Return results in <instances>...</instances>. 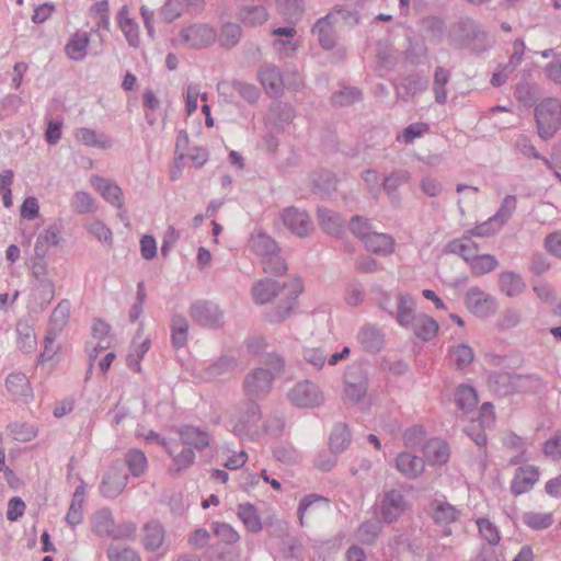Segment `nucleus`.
<instances>
[{"instance_id":"f257e3e1","label":"nucleus","mask_w":561,"mask_h":561,"mask_svg":"<svg viewBox=\"0 0 561 561\" xmlns=\"http://www.w3.org/2000/svg\"><path fill=\"white\" fill-rule=\"evenodd\" d=\"M266 367L252 369L243 380V390L250 401L264 399L272 390L274 379L284 370V360L277 354H268Z\"/></svg>"},{"instance_id":"f03ea898","label":"nucleus","mask_w":561,"mask_h":561,"mask_svg":"<svg viewBox=\"0 0 561 561\" xmlns=\"http://www.w3.org/2000/svg\"><path fill=\"white\" fill-rule=\"evenodd\" d=\"M538 136L542 140L551 139L561 127V103L558 99L548 98L535 108Z\"/></svg>"},{"instance_id":"7ed1b4c3","label":"nucleus","mask_w":561,"mask_h":561,"mask_svg":"<svg viewBox=\"0 0 561 561\" xmlns=\"http://www.w3.org/2000/svg\"><path fill=\"white\" fill-rule=\"evenodd\" d=\"M379 306L396 319L398 324L408 329L416 319L419 313L415 312V301L409 294L398 293L393 298L385 295Z\"/></svg>"},{"instance_id":"20e7f679","label":"nucleus","mask_w":561,"mask_h":561,"mask_svg":"<svg viewBox=\"0 0 561 561\" xmlns=\"http://www.w3.org/2000/svg\"><path fill=\"white\" fill-rule=\"evenodd\" d=\"M408 505L409 502L401 490L389 489L383 491L375 507L381 522L393 524L403 516Z\"/></svg>"},{"instance_id":"39448f33","label":"nucleus","mask_w":561,"mask_h":561,"mask_svg":"<svg viewBox=\"0 0 561 561\" xmlns=\"http://www.w3.org/2000/svg\"><path fill=\"white\" fill-rule=\"evenodd\" d=\"M288 399L297 408L312 409L322 405L325 397L317 383L302 380L288 391Z\"/></svg>"},{"instance_id":"423d86ee","label":"nucleus","mask_w":561,"mask_h":561,"mask_svg":"<svg viewBox=\"0 0 561 561\" xmlns=\"http://www.w3.org/2000/svg\"><path fill=\"white\" fill-rule=\"evenodd\" d=\"M465 305L472 314L482 319L493 317L499 309L497 299L478 286L467 290Z\"/></svg>"},{"instance_id":"0eeeda50","label":"nucleus","mask_w":561,"mask_h":561,"mask_svg":"<svg viewBox=\"0 0 561 561\" xmlns=\"http://www.w3.org/2000/svg\"><path fill=\"white\" fill-rule=\"evenodd\" d=\"M215 30L207 24H194L182 28L176 42L187 48H203L213 44L216 39Z\"/></svg>"},{"instance_id":"6e6552de","label":"nucleus","mask_w":561,"mask_h":561,"mask_svg":"<svg viewBox=\"0 0 561 561\" xmlns=\"http://www.w3.org/2000/svg\"><path fill=\"white\" fill-rule=\"evenodd\" d=\"M190 316L197 324L216 329L222 325L224 314L219 307L209 301H195L190 307Z\"/></svg>"},{"instance_id":"1a4fd4ad","label":"nucleus","mask_w":561,"mask_h":561,"mask_svg":"<svg viewBox=\"0 0 561 561\" xmlns=\"http://www.w3.org/2000/svg\"><path fill=\"white\" fill-rule=\"evenodd\" d=\"M368 390V375L359 366L348 369L344 380L345 397L354 402L359 403L366 397Z\"/></svg>"},{"instance_id":"9d476101","label":"nucleus","mask_w":561,"mask_h":561,"mask_svg":"<svg viewBox=\"0 0 561 561\" xmlns=\"http://www.w3.org/2000/svg\"><path fill=\"white\" fill-rule=\"evenodd\" d=\"M127 483L128 476L125 472L123 465L115 462L105 472L100 484V492L104 497L115 499L124 491Z\"/></svg>"},{"instance_id":"9b49d317","label":"nucleus","mask_w":561,"mask_h":561,"mask_svg":"<svg viewBox=\"0 0 561 561\" xmlns=\"http://www.w3.org/2000/svg\"><path fill=\"white\" fill-rule=\"evenodd\" d=\"M217 91L220 96H224L228 102H232L234 93H238L248 103H254L259 100L261 92L253 83L244 82L241 80L220 81L217 84Z\"/></svg>"},{"instance_id":"f8f14e48","label":"nucleus","mask_w":561,"mask_h":561,"mask_svg":"<svg viewBox=\"0 0 561 561\" xmlns=\"http://www.w3.org/2000/svg\"><path fill=\"white\" fill-rule=\"evenodd\" d=\"M261 408L254 401H250L244 413L240 415L233 425V432L239 437L256 438L261 434L259 422Z\"/></svg>"},{"instance_id":"ddd939ff","label":"nucleus","mask_w":561,"mask_h":561,"mask_svg":"<svg viewBox=\"0 0 561 561\" xmlns=\"http://www.w3.org/2000/svg\"><path fill=\"white\" fill-rule=\"evenodd\" d=\"M280 219L284 226L294 234L305 238L313 230V224L307 211L294 206L286 207Z\"/></svg>"},{"instance_id":"4468645a","label":"nucleus","mask_w":561,"mask_h":561,"mask_svg":"<svg viewBox=\"0 0 561 561\" xmlns=\"http://www.w3.org/2000/svg\"><path fill=\"white\" fill-rule=\"evenodd\" d=\"M528 378L507 371H496L489 376V386L499 396H507L524 388Z\"/></svg>"},{"instance_id":"2eb2a0df","label":"nucleus","mask_w":561,"mask_h":561,"mask_svg":"<svg viewBox=\"0 0 561 561\" xmlns=\"http://www.w3.org/2000/svg\"><path fill=\"white\" fill-rule=\"evenodd\" d=\"M330 510V501L319 494H308L304 496L298 505L297 514L301 526L306 525L308 517H318Z\"/></svg>"},{"instance_id":"dca6fc26","label":"nucleus","mask_w":561,"mask_h":561,"mask_svg":"<svg viewBox=\"0 0 561 561\" xmlns=\"http://www.w3.org/2000/svg\"><path fill=\"white\" fill-rule=\"evenodd\" d=\"M540 472L536 466L525 465L518 467L511 481V492L516 496L529 492L538 482Z\"/></svg>"},{"instance_id":"f3484780","label":"nucleus","mask_w":561,"mask_h":561,"mask_svg":"<svg viewBox=\"0 0 561 561\" xmlns=\"http://www.w3.org/2000/svg\"><path fill=\"white\" fill-rule=\"evenodd\" d=\"M427 88L428 79L419 75L407 76L394 84L397 98L404 102H409L416 95L425 92Z\"/></svg>"},{"instance_id":"a211bd4d","label":"nucleus","mask_w":561,"mask_h":561,"mask_svg":"<svg viewBox=\"0 0 561 561\" xmlns=\"http://www.w3.org/2000/svg\"><path fill=\"white\" fill-rule=\"evenodd\" d=\"M257 78L270 96L277 98L283 93L284 79L277 66L262 65L259 68Z\"/></svg>"},{"instance_id":"6ab92c4d","label":"nucleus","mask_w":561,"mask_h":561,"mask_svg":"<svg viewBox=\"0 0 561 561\" xmlns=\"http://www.w3.org/2000/svg\"><path fill=\"white\" fill-rule=\"evenodd\" d=\"M357 341L366 352L376 354L385 345V334L376 324L366 323L359 329Z\"/></svg>"},{"instance_id":"aec40b11","label":"nucleus","mask_w":561,"mask_h":561,"mask_svg":"<svg viewBox=\"0 0 561 561\" xmlns=\"http://www.w3.org/2000/svg\"><path fill=\"white\" fill-rule=\"evenodd\" d=\"M474 236L467 230L461 237L453 239L446 245V252L459 255L467 264L479 253Z\"/></svg>"},{"instance_id":"412c9836","label":"nucleus","mask_w":561,"mask_h":561,"mask_svg":"<svg viewBox=\"0 0 561 561\" xmlns=\"http://www.w3.org/2000/svg\"><path fill=\"white\" fill-rule=\"evenodd\" d=\"M91 185L102 195V197L114 207L122 209L124 197L122 188L115 183L101 176H92Z\"/></svg>"},{"instance_id":"4be33fe9","label":"nucleus","mask_w":561,"mask_h":561,"mask_svg":"<svg viewBox=\"0 0 561 561\" xmlns=\"http://www.w3.org/2000/svg\"><path fill=\"white\" fill-rule=\"evenodd\" d=\"M182 444L187 445L196 450H203L210 443L209 433L198 426L182 425L176 428Z\"/></svg>"},{"instance_id":"5701e85b","label":"nucleus","mask_w":561,"mask_h":561,"mask_svg":"<svg viewBox=\"0 0 561 561\" xmlns=\"http://www.w3.org/2000/svg\"><path fill=\"white\" fill-rule=\"evenodd\" d=\"M431 515L435 523L448 525L458 520L460 510L450 504L445 497H436L430 505Z\"/></svg>"},{"instance_id":"b1692460","label":"nucleus","mask_w":561,"mask_h":561,"mask_svg":"<svg viewBox=\"0 0 561 561\" xmlns=\"http://www.w3.org/2000/svg\"><path fill=\"white\" fill-rule=\"evenodd\" d=\"M335 22L331 15L320 18L312 26V34L317 37L319 45L327 50L332 49L336 44V32L334 30Z\"/></svg>"},{"instance_id":"393cba45","label":"nucleus","mask_w":561,"mask_h":561,"mask_svg":"<svg viewBox=\"0 0 561 561\" xmlns=\"http://www.w3.org/2000/svg\"><path fill=\"white\" fill-rule=\"evenodd\" d=\"M497 285L500 291L510 298L519 297L526 290V283L520 274L513 271H503L499 274Z\"/></svg>"},{"instance_id":"a878e982","label":"nucleus","mask_w":561,"mask_h":561,"mask_svg":"<svg viewBox=\"0 0 561 561\" xmlns=\"http://www.w3.org/2000/svg\"><path fill=\"white\" fill-rule=\"evenodd\" d=\"M91 527L99 537L117 538L115 520L108 508H101L91 516Z\"/></svg>"},{"instance_id":"bb28decb","label":"nucleus","mask_w":561,"mask_h":561,"mask_svg":"<svg viewBox=\"0 0 561 561\" xmlns=\"http://www.w3.org/2000/svg\"><path fill=\"white\" fill-rule=\"evenodd\" d=\"M396 467L405 478L415 479L424 471L425 463L423 458L402 451L396 458Z\"/></svg>"},{"instance_id":"cd10ccee","label":"nucleus","mask_w":561,"mask_h":561,"mask_svg":"<svg viewBox=\"0 0 561 561\" xmlns=\"http://www.w3.org/2000/svg\"><path fill=\"white\" fill-rule=\"evenodd\" d=\"M117 24L129 46L137 48L140 45L139 25L129 16L127 5H123L117 13Z\"/></svg>"},{"instance_id":"c85d7f7f","label":"nucleus","mask_w":561,"mask_h":561,"mask_svg":"<svg viewBox=\"0 0 561 561\" xmlns=\"http://www.w3.org/2000/svg\"><path fill=\"white\" fill-rule=\"evenodd\" d=\"M5 387L15 400L28 401L33 397L30 381L23 373H11L5 379Z\"/></svg>"},{"instance_id":"c756f323","label":"nucleus","mask_w":561,"mask_h":561,"mask_svg":"<svg viewBox=\"0 0 561 561\" xmlns=\"http://www.w3.org/2000/svg\"><path fill=\"white\" fill-rule=\"evenodd\" d=\"M368 252L379 256H387L394 252V239L388 233L375 231L364 242Z\"/></svg>"},{"instance_id":"7c9ffc66","label":"nucleus","mask_w":561,"mask_h":561,"mask_svg":"<svg viewBox=\"0 0 561 561\" xmlns=\"http://www.w3.org/2000/svg\"><path fill=\"white\" fill-rule=\"evenodd\" d=\"M268 12L264 5L244 4L238 10V20L248 27H257L268 20Z\"/></svg>"},{"instance_id":"2f4dec72","label":"nucleus","mask_w":561,"mask_h":561,"mask_svg":"<svg viewBox=\"0 0 561 561\" xmlns=\"http://www.w3.org/2000/svg\"><path fill=\"white\" fill-rule=\"evenodd\" d=\"M302 291V284L300 279H294L288 289V295L286 299V306L285 307H277L274 311H272L268 314V318L272 322H280L285 320L293 310L296 299L298 295Z\"/></svg>"},{"instance_id":"473e14b6","label":"nucleus","mask_w":561,"mask_h":561,"mask_svg":"<svg viewBox=\"0 0 561 561\" xmlns=\"http://www.w3.org/2000/svg\"><path fill=\"white\" fill-rule=\"evenodd\" d=\"M249 247L256 255L264 257L277 252V243L265 232L257 230L254 231L249 241Z\"/></svg>"},{"instance_id":"72a5a7b5","label":"nucleus","mask_w":561,"mask_h":561,"mask_svg":"<svg viewBox=\"0 0 561 561\" xmlns=\"http://www.w3.org/2000/svg\"><path fill=\"white\" fill-rule=\"evenodd\" d=\"M318 219L323 231L332 236L342 233L345 220L335 211L328 208H318Z\"/></svg>"},{"instance_id":"f704fd0d","label":"nucleus","mask_w":561,"mask_h":561,"mask_svg":"<svg viewBox=\"0 0 561 561\" xmlns=\"http://www.w3.org/2000/svg\"><path fill=\"white\" fill-rule=\"evenodd\" d=\"M423 451L425 459L432 465L446 463L450 455L448 445L437 438L430 439L425 444Z\"/></svg>"},{"instance_id":"c9c22d12","label":"nucleus","mask_w":561,"mask_h":561,"mask_svg":"<svg viewBox=\"0 0 561 561\" xmlns=\"http://www.w3.org/2000/svg\"><path fill=\"white\" fill-rule=\"evenodd\" d=\"M75 137L78 141L88 147L100 149H108L112 147V140L108 136L102 133H96L90 128H78L75 133Z\"/></svg>"},{"instance_id":"e433bc0d","label":"nucleus","mask_w":561,"mask_h":561,"mask_svg":"<svg viewBox=\"0 0 561 561\" xmlns=\"http://www.w3.org/2000/svg\"><path fill=\"white\" fill-rule=\"evenodd\" d=\"M408 329L412 330L414 334L424 341L433 339L438 331V323L430 316L419 313Z\"/></svg>"},{"instance_id":"4c0bfd02","label":"nucleus","mask_w":561,"mask_h":561,"mask_svg":"<svg viewBox=\"0 0 561 561\" xmlns=\"http://www.w3.org/2000/svg\"><path fill=\"white\" fill-rule=\"evenodd\" d=\"M60 231L57 226H49L41 232L36 239L34 252L36 255L46 256L51 247H56L60 241Z\"/></svg>"},{"instance_id":"58836bf2","label":"nucleus","mask_w":561,"mask_h":561,"mask_svg":"<svg viewBox=\"0 0 561 561\" xmlns=\"http://www.w3.org/2000/svg\"><path fill=\"white\" fill-rule=\"evenodd\" d=\"M237 515L249 531L259 533L262 530L261 517L256 507L251 503L239 504Z\"/></svg>"},{"instance_id":"ea45409f","label":"nucleus","mask_w":561,"mask_h":561,"mask_svg":"<svg viewBox=\"0 0 561 561\" xmlns=\"http://www.w3.org/2000/svg\"><path fill=\"white\" fill-rule=\"evenodd\" d=\"M90 43L88 33H75L68 41L65 50L72 60H82L87 55V48Z\"/></svg>"},{"instance_id":"a19ab883","label":"nucleus","mask_w":561,"mask_h":561,"mask_svg":"<svg viewBox=\"0 0 561 561\" xmlns=\"http://www.w3.org/2000/svg\"><path fill=\"white\" fill-rule=\"evenodd\" d=\"M351 440L352 436L348 426L344 423H337L330 434V450L334 454H341L348 447Z\"/></svg>"},{"instance_id":"79ce46f5","label":"nucleus","mask_w":561,"mask_h":561,"mask_svg":"<svg viewBox=\"0 0 561 561\" xmlns=\"http://www.w3.org/2000/svg\"><path fill=\"white\" fill-rule=\"evenodd\" d=\"M279 290V285L276 280L265 278L261 279L253 285L252 294L253 299L259 305L267 304Z\"/></svg>"},{"instance_id":"37998d69","label":"nucleus","mask_w":561,"mask_h":561,"mask_svg":"<svg viewBox=\"0 0 561 561\" xmlns=\"http://www.w3.org/2000/svg\"><path fill=\"white\" fill-rule=\"evenodd\" d=\"M471 273L474 276H483L492 273L499 266V260L493 254L478 253L469 263Z\"/></svg>"},{"instance_id":"c03bdc74","label":"nucleus","mask_w":561,"mask_h":561,"mask_svg":"<svg viewBox=\"0 0 561 561\" xmlns=\"http://www.w3.org/2000/svg\"><path fill=\"white\" fill-rule=\"evenodd\" d=\"M83 502H84V486L80 485L76 489L69 511L66 515V522L71 527H75L83 520Z\"/></svg>"},{"instance_id":"a18cd8bd","label":"nucleus","mask_w":561,"mask_h":561,"mask_svg":"<svg viewBox=\"0 0 561 561\" xmlns=\"http://www.w3.org/2000/svg\"><path fill=\"white\" fill-rule=\"evenodd\" d=\"M59 334L55 331H47L44 337V350L37 357V364H44L46 362L58 363L60 360L61 346L56 345L55 342Z\"/></svg>"},{"instance_id":"49530a36","label":"nucleus","mask_w":561,"mask_h":561,"mask_svg":"<svg viewBox=\"0 0 561 561\" xmlns=\"http://www.w3.org/2000/svg\"><path fill=\"white\" fill-rule=\"evenodd\" d=\"M171 339L174 347H183L188 337V321L182 314H173L171 319Z\"/></svg>"},{"instance_id":"de8ad7c7","label":"nucleus","mask_w":561,"mask_h":561,"mask_svg":"<svg viewBox=\"0 0 561 561\" xmlns=\"http://www.w3.org/2000/svg\"><path fill=\"white\" fill-rule=\"evenodd\" d=\"M164 539V530L157 520L148 522L144 527V543L148 550H157Z\"/></svg>"},{"instance_id":"09e8293b","label":"nucleus","mask_w":561,"mask_h":561,"mask_svg":"<svg viewBox=\"0 0 561 561\" xmlns=\"http://www.w3.org/2000/svg\"><path fill=\"white\" fill-rule=\"evenodd\" d=\"M478 394L471 386L460 385L456 390L457 407L463 413L472 412L478 405Z\"/></svg>"},{"instance_id":"8fccbe9b","label":"nucleus","mask_w":561,"mask_h":561,"mask_svg":"<svg viewBox=\"0 0 561 561\" xmlns=\"http://www.w3.org/2000/svg\"><path fill=\"white\" fill-rule=\"evenodd\" d=\"M241 36V25L238 23L227 22L221 26L218 35V42L222 47L230 49L240 42Z\"/></svg>"},{"instance_id":"3c124183","label":"nucleus","mask_w":561,"mask_h":561,"mask_svg":"<svg viewBox=\"0 0 561 561\" xmlns=\"http://www.w3.org/2000/svg\"><path fill=\"white\" fill-rule=\"evenodd\" d=\"M178 447L179 445L174 440V451L173 454H168L170 457H172V467L170 470L175 473L187 469L194 463L195 460V451L192 448H183L178 453Z\"/></svg>"},{"instance_id":"603ef678","label":"nucleus","mask_w":561,"mask_h":561,"mask_svg":"<svg viewBox=\"0 0 561 561\" xmlns=\"http://www.w3.org/2000/svg\"><path fill=\"white\" fill-rule=\"evenodd\" d=\"M275 459L286 465H295L301 460L300 453L289 443L278 442L272 448Z\"/></svg>"},{"instance_id":"864d4df0","label":"nucleus","mask_w":561,"mask_h":561,"mask_svg":"<svg viewBox=\"0 0 561 561\" xmlns=\"http://www.w3.org/2000/svg\"><path fill=\"white\" fill-rule=\"evenodd\" d=\"M71 208L77 214H92L98 210L95 198L88 192L78 191L71 198Z\"/></svg>"},{"instance_id":"5fc2aeb1","label":"nucleus","mask_w":561,"mask_h":561,"mask_svg":"<svg viewBox=\"0 0 561 561\" xmlns=\"http://www.w3.org/2000/svg\"><path fill=\"white\" fill-rule=\"evenodd\" d=\"M125 462L134 477H141L148 469V460L140 449H130L125 457Z\"/></svg>"},{"instance_id":"6e6d98bb","label":"nucleus","mask_w":561,"mask_h":561,"mask_svg":"<svg viewBox=\"0 0 561 561\" xmlns=\"http://www.w3.org/2000/svg\"><path fill=\"white\" fill-rule=\"evenodd\" d=\"M450 72L443 67H437L434 73L433 92L435 94V101L438 104H445L447 102L446 85L449 82Z\"/></svg>"},{"instance_id":"4d7b16f0","label":"nucleus","mask_w":561,"mask_h":561,"mask_svg":"<svg viewBox=\"0 0 561 561\" xmlns=\"http://www.w3.org/2000/svg\"><path fill=\"white\" fill-rule=\"evenodd\" d=\"M16 333H18V347L23 353H32L34 348L36 347V335L34 332V329L25 323H19L16 327Z\"/></svg>"},{"instance_id":"13d9d810","label":"nucleus","mask_w":561,"mask_h":561,"mask_svg":"<svg viewBox=\"0 0 561 561\" xmlns=\"http://www.w3.org/2000/svg\"><path fill=\"white\" fill-rule=\"evenodd\" d=\"M334 22H343L345 25L355 26L360 21V15L357 10L347 5H334L328 13Z\"/></svg>"},{"instance_id":"bf43d9fd","label":"nucleus","mask_w":561,"mask_h":561,"mask_svg":"<svg viewBox=\"0 0 561 561\" xmlns=\"http://www.w3.org/2000/svg\"><path fill=\"white\" fill-rule=\"evenodd\" d=\"M237 367V359L231 355H222L207 367L209 377L218 378L232 373Z\"/></svg>"},{"instance_id":"052dcab7","label":"nucleus","mask_w":561,"mask_h":561,"mask_svg":"<svg viewBox=\"0 0 561 561\" xmlns=\"http://www.w3.org/2000/svg\"><path fill=\"white\" fill-rule=\"evenodd\" d=\"M70 313V304L67 300L60 301L57 307L53 310L50 317V327L48 331H55L59 334L64 327L67 324Z\"/></svg>"},{"instance_id":"680f3d73","label":"nucleus","mask_w":561,"mask_h":561,"mask_svg":"<svg viewBox=\"0 0 561 561\" xmlns=\"http://www.w3.org/2000/svg\"><path fill=\"white\" fill-rule=\"evenodd\" d=\"M522 519L529 528L540 530L552 525L553 515L552 513L526 512L523 514Z\"/></svg>"},{"instance_id":"e2e57ef3","label":"nucleus","mask_w":561,"mask_h":561,"mask_svg":"<svg viewBox=\"0 0 561 561\" xmlns=\"http://www.w3.org/2000/svg\"><path fill=\"white\" fill-rule=\"evenodd\" d=\"M302 358L306 364H309L316 370H320L327 362L328 352L321 346H305Z\"/></svg>"},{"instance_id":"0e129e2a","label":"nucleus","mask_w":561,"mask_h":561,"mask_svg":"<svg viewBox=\"0 0 561 561\" xmlns=\"http://www.w3.org/2000/svg\"><path fill=\"white\" fill-rule=\"evenodd\" d=\"M108 333L110 325L103 320H95L92 325V335L94 339L98 340V343L92 350L89 351L93 353H99V351H103L110 347L111 342L108 340Z\"/></svg>"},{"instance_id":"69168bd1","label":"nucleus","mask_w":561,"mask_h":561,"mask_svg":"<svg viewBox=\"0 0 561 561\" xmlns=\"http://www.w3.org/2000/svg\"><path fill=\"white\" fill-rule=\"evenodd\" d=\"M150 348V341L148 339L144 340L141 343L137 344V345H133L129 354L127 355V366L136 371V373H140L141 371V365H140V362L141 359L144 358V356L146 355V353L149 351Z\"/></svg>"},{"instance_id":"338daca9","label":"nucleus","mask_w":561,"mask_h":561,"mask_svg":"<svg viewBox=\"0 0 561 561\" xmlns=\"http://www.w3.org/2000/svg\"><path fill=\"white\" fill-rule=\"evenodd\" d=\"M517 207V198L515 195H506L497 211L493 215L495 220L503 227L514 215Z\"/></svg>"},{"instance_id":"774afa93","label":"nucleus","mask_w":561,"mask_h":561,"mask_svg":"<svg viewBox=\"0 0 561 561\" xmlns=\"http://www.w3.org/2000/svg\"><path fill=\"white\" fill-rule=\"evenodd\" d=\"M108 561H141L139 554L129 547L111 545L106 550Z\"/></svg>"}]
</instances>
